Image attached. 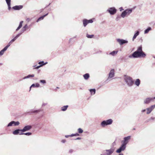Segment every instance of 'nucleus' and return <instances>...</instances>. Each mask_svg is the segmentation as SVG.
I'll return each instance as SVG.
<instances>
[{
  "label": "nucleus",
  "mask_w": 155,
  "mask_h": 155,
  "mask_svg": "<svg viewBox=\"0 0 155 155\" xmlns=\"http://www.w3.org/2000/svg\"><path fill=\"white\" fill-rule=\"evenodd\" d=\"M145 56V54L143 52H138V51H136L132 54L131 55L129 56V58H138L141 57H144Z\"/></svg>",
  "instance_id": "obj_1"
},
{
  "label": "nucleus",
  "mask_w": 155,
  "mask_h": 155,
  "mask_svg": "<svg viewBox=\"0 0 155 155\" xmlns=\"http://www.w3.org/2000/svg\"><path fill=\"white\" fill-rule=\"evenodd\" d=\"M124 80L125 82L128 86H131L133 84L134 82L132 78L131 77L125 75V76Z\"/></svg>",
  "instance_id": "obj_2"
},
{
  "label": "nucleus",
  "mask_w": 155,
  "mask_h": 155,
  "mask_svg": "<svg viewBox=\"0 0 155 155\" xmlns=\"http://www.w3.org/2000/svg\"><path fill=\"white\" fill-rule=\"evenodd\" d=\"M113 120L111 119H109L106 120H104L101 123V125L103 127H105L106 125H110L112 124Z\"/></svg>",
  "instance_id": "obj_3"
},
{
  "label": "nucleus",
  "mask_w": 155,
  "mask_h": 155,
  "mask_svg": "<svg viewBox=\"0 0 155 155\" xmlns=\"http://www.w3.org/2000/svg\"><path fill=\"white\" fill-rule=\"evenodd\" d=\"M117 11V9L115 7L110 8L107 10V11L111 15H114L116 13Z\"/></svg>",
  "instance_id": "obj_4"
},
{
  "label": "nucleus",
  "mask_w": 155,
  "mask_h": 155,
  "mask_svg": "<svg viewBox=\"0 0 155 155\" xmlns=\"http://www.w3.org/2000/svg\"><path fill=\"white\" fill-rule=\"evenodd\" d=\"M131 139V136H129L127 137H124V140L122 141V144L126 146V145L129 142Z\"/></svg>",
  "instance_id": "obj_5"
},
{
  "label": "nucleus",
  "mask_w": 155,
  "mask_h": 155,
  "mask_svg": "<svg viewBox=\"0 0 155 155\" xmlns=\"http://www.w3.org/2000/svg\"><path fill=\"white\" fill-rule=\"evenodd\" d=\"M114 152V150L111 148L109 150H103V153H105L106 155H110Z\"/></svg>",
  "instance_id": "obj_6"
},
{
  "label": "nucleus",
  "mask_w": 155,
  "mask_h": 155,
  "mask_svg": "<svg viewBox=\"0 0 155 155\" xmlns=\"http://www.w3.org/2000/svg\"><path fill=\"white\" fill-rule=\"evenodd\" d=\"M20 124V123L19 121H12L10 122L7 125V127H10L12 126H17Z\"/></svg>",
  "instance_id": "obj_7"
},
{
  "label": "nucleus",
  "mask_w": 155,
  "mask_h": 155,
  "mask_svg": "<svg viewBox=\"0 0 155 155\" xmlns=\"http://www.w3.org/2000/svg\"><path fill=\"white\" fill-rule=\"evenodd\" d=\"M117 41L120 45H122L124 44H127L128 42V41L127 40L123 39L118 38L117 39Z\"/></svg>",
  "instance_id": "obj_8"
},
{
  "label": "nucleus",
  "mask_w": 155,
  "mask_h": 155,
  "mask_svg": "<svg viewBox=\"0 0 155 155\" xmlns=\"http://www.w3.org/2000/svg\"><path fill=\"white\" fill-rule=\"evenodd\" d=\"M93 22V21L92 19L88 20L85 19L83 20V25L84 27H86L88 23H92Z\"/></svg>",
  "instance_id": "obj_9"
},
{
  "label": "nucleus",
  "mask_w": 155,
  "mask_h": 155,
  "mask_svg": "<svg viewBox=\"0 0 155 155\" xmlns=\"http://www.w3.org/2000/svg\"><path fill=\"white\" fill-rule=\"evenodd\" d=\"M126 148V146L122 144L119 148L116 150V152L117 153H120L121 151L124 150Z\"/></svg>",
  "instance_id": "obj_10"
},
{
  "label": "nucleus",
  "mask_w": 155,
  "mask_h": 155,
  "mask_svg": "<svg viewBox=\"0 0 155 155\" xmlns=\"http://www.w3.org/2000/svg\"><path fill=\"white\" fill-rule=\"evenodd\" d=\"M32 128L31 125H27L25 126L22 129H21V132L23 133L28 131L30 130Z\"/></svg>",
  "instance_id": "obj_11"
},
{
  "label": "nucleus",
  "mask_w": 155,
  "mask_h": 155,
  "mask_svg": "<svg viewBox=\"0 0 155 155\" xmlns=\"http://www.w3.org/2000/svg\"><path fill=\"white\" fill-rule=\"evenodd\" d=\"M114 72V69H112L110 71L109 74V76L108 79L112 78L114 77L115 74Z\"/></svg>",
  "instance_id": "obj_12"
},
{
  "label": "nucleus",
  "mask_w": 155,
  "mask_h": 155,
  "mask_svg": "<svg viewBox=\"0 0 155 155\" xmlns=\"http://www.w3.org/2000/svg\"><path fill=\"white\" fill-rule=\"evenodd\" d=\"M42 111V110L41 109H38V110H31L29 111L28 112V113H29L30 114H33V113H37L41 111Z\"/></svg>",
  "instance_id": "obj_13"
},
{
  "label": "nucleus",
  "mask_w": 155,
  "mask_h": 155,
  "mask_svg": "<svg viewBox=\"0 0 155 155\" xmlns=\"http://www.w3.org/2000/svg\"><path fill=\"white\" fill-rule=\"evenodd\" d=\"M23 8V6L21 5H16L13 7L12 8L15 10H19L22 9Z\"/></svg>",
  "instance_id": "obj_14"
},
{
  "label": "nucleus",
  "mask_w": 155,
  "mask_h": 155,
  "mask_svg": "<svg viewBox=\"0 0 155 155\" xmlns=\"http://www.w3.org/2000/svg\"><path fill=\"white\" fill-rule=\"evenodd\" d=\"M133 10L132 8H128L125 10V11L127 15H128L132 12Z\"/></svg>",
  "instance_id": "obj_15"
},
{
  "label": "nucleus",
  "mask_w": 155,
  "mask_h": 155,
  "mask_svg": "<svg viewBox=\"0 0 155 155\" xmlns=\"http://www.w3.org/2000/svg\"><path fill=\"white\" fill-rule=\"evenodd\" d=\"M20 131L21 132V129H17L13 131V134L15 135H18V134H20Z\"/></svg>",
  "instance_id": "obj_16"
},
{
  "label": "nucleus",
  "mask_w": 155,
  "mask_h": 155,
  "mask_svg": "<svg viewBox=\"0 0 155 155\" xmlns=\"http://www.w3.org/2000/svg\"><path fill=\"white\" fill-rule=\"evenodd\" d=\"M152 100V99L150 97H147L144 100V103L145 104H148Z\"/></svg>",
  "instance_id": "obj_17"
},
{
  "label": "nucleus",
  "mask_w": 155,
  "mask_h": 155,
  "mask_svg": "<svg viewBox=\"0 0 155 155\" xmlns=\"http://www.w3.org/2000/svg\"><path fill=\"white\" fill-rule=\"evenodd\" d=\"M40 84L38 83H36L35 84H33L31 85V86L30 87V89H31V88L32 87H40Z\"/></svg>",
  "instance_id": "obj_18"
},
{
  "label": "nucleus",
  "mask_w": 155,
  "mask_h": 155,
  "mask_svg": "<svg viewBox=\"0 0 155 155\" xmlns=\"http://www.w3.org/2000/svg\"><path fill=\"white\" fill-rule=\"evenodd\" d=\"M139 33H140V32H139V31H136L135 32V33L134 34L133 36V39H132V40L133 41H134V39H135L139 35Z\"/></svg>",
  "instance_id": "obj_19"
},
{
  "label": "nucleus",
  "mask_w": 155,
  "mask_h": 155,
  "mask_svg": "<svg viewBox=\"0 0 155 155\" xmlns=\"http://www.w3.org/2000/svg\"><path fill=\"white\" fill-rule=\"evenodd\" d=\"M118 52L117 51H114L109 53V55L114 56L117 54Z\"/></svg>",
  "instance_id": "obj_20"
},
{
  "label": "nucleus",
  "mask_w": 155,
  "mask_h": 155,
  "mask_svg": "<svg viewBox=\"0 0 155 155\" xmlns=\"http://www.w3.org/2000/svg\"><path fill=\"white\" fill-rule=\"evenodd\" d=\"M83 76L85 80H87L89 78L90 75L88 73H86L84 74Z\"/></svg>",
  "instance_id": "obj_21"
},
{
  "label": "nucleus",
  "mask_w": 155,
  "mask_h": 155,
  "mask_svg": "<svg viewBox=\"0 0 155 155\" xmlns=\"http://www.w3.org/2000/svg\"><path fill=\"white\" fill-rule=\"evenodd\" d=\"M48 14V13H47V14H45V15H44L42 16H41V17H39V18H38V19L36 21V22H38L40 20H42L43 19V18H44Z\"/></svg>",
  "instance_id": "obj_22"
},
{
  "label": "nucleus",
  "mask_w": 155,
  "mask_h": 155,
  "mask_svg": "<svg viewBox=\"0 0 155 155\" xmlns=\"http://www.w3.org/2000/svg\"><path fill=\"white\" fill-rule=\"evenodd\" d=\"M23 21H21L20 22L18 27L16 29V31H18L22 27V23H23Z\"/></svg>",
  "instance_id": "obj_23"
},
{
  "label": "nucleus",
  "mask_w": 155,
  "mask_h": 155,
  "mask_svg": "<svg viewBox=\"0 0 155 155\" xmlns=\"http://www.w3.org/2000/svg\"><path fill=\"white\" fill-rule=\"evenodd\" d=\"M140 84V80L139 79H137L136 80L135 84L137 86H139Z\"/></svg>",
  "instance_id": "obj_24"
},
{
  "label": "nucleus",
  "mask_w": 155,
  "mask_h": 155,
  "mask_svg": "<svg viewBox=\"0 0 155 155\" xmlns=\"http://www.w3.org/2000/svg\"><path fill=\"white\" fill-rule=\"evenodd\" d=\"M28 26L27 24L25 25L22 28L21 31L23 33L25 31H26V29L28 28Z\"/></svg>",
  "instance_id": "obj_25"
},
{
  "label": "nucleus",
  "mask_w": 155,
  "mask_h": 155,
  "mask_svg": "<svg viewBox=\"0 0 155 155\" xmlns=\"http://www.w3.org/2000/svg\"><path fill=\"white\" fill-rule=\"evenodd\" d=\"M23 33L21 31V32L18 34L13 39L14 41H15L18 38L22 33Z\"/></svg>",
  "instance_id": "obj_26"
},
{
  "label": "nucleus",
  "mask_w": 155,
  "mask_h": 155,
  "mask_svg": "<svg viewBox=\"0 0 155 155\" xmlns=\"http://www.w3.org/2000/svg\"><path fill=\"white\" fill-rule=\"evenodd\" d=\"M34 76H35V75H34V74H32L31 75L29 74V75H28L27 76H25V77H24L23 79H25L29 78L30 77H34Z\"/></svg>",
  "instance_id": "obj_27"
},
{
  "label": "nucleus",
  "mask_w": 155,
  "mask_h": 155,
  "mask_svg": "<svg viewBox=\"0 0 155 155\" xmlns=\"http://www.w3.org/2000/svg\"><path fill=\"white\" fill-rule=\"evenodd\" d=\"M89 91L91 93V95L94 94L95 93L96 90L94 88L90 89L89 90Z\"/></svg>",
  "instance_id": "obj_28"
},
{
  "label": "nucleus",
  "mask_w": 155,
  "mask_h": 155,
  "mask_svg": "<svg viewBox=\"0 0 155 155\" xmlns=\"http://www.w3.org/2000/svg\"><path fill=\"white\" fill-rule=\"evenodd\" d=\"M68 106V105L64 106L61 108V110L62 111H65L67 109Z\"/></svg>",
  "instance_id": "obj_29"
},
{
  "label": "nucleus",
  "mask_w": 155,
  "mask_h": 155,
  "mask_svg": "<svg viewBox=\"0 0 155 155\" xmlns=\"http://www.w3.org/2000/svg\"><path fill=\"white\" fill-rule=\"evenodd\" d=\"M152 29L150 27H148L147 29H146L144 32V34L147 33L150 31Z\"/></svg>",
  "instance_id": "obj_30"
},
{
  "label": "nucleus",
  "mask_w": 155,
  "mask_h": 155,
  "mask_svg": "<svg viewBox=\"0 0 155 155\" xmlns=\"http://www.w3.org/2000/svg\"><path fill=\"white\" fill-rule=\"evenodd\" d=\"M14 40L12 39L8 44L6 46L7 48L9 47L12 44L14 41Z\"/></svg>",
  "instance_id": "obj_31"
},
{
  "label": "nucleus",
  "mask_w": 155,
  "mask_h": 155,
  "mask_svg": "<svg viewBox=\"0 0 155 155\" xmlns=\"http://www.w3.org/2000/svg\"><path fill=\"white\" fill-rule=\"evenodd\" d=\"M126 15H127L126 14V12L124 10L122 13L120 15L122 18H124Z\"/></svg>",
  "instance_id": "obj_32"
},
{
  "label": "nucleus",
  "mask_w": 155,
  "mask_h": 155,
  "mask_svg": "<svg viewBox=\"0 0 155 155\" xmlns=\"http://www.w3.org/2000/svg\"><path fill=\"white\" fill-rule=\"evenodd\" d=\"M138 51V52H143L142 50V45H140L139 46L136 51Z\"/></svg>",
  "instance_id": "obj_33"
},
{
  "label": "nucleus",
  "mask_w": 155,
  "mask_h": 155,
  "mask_svg": "<svg viewBox=\"0 0 155 155\" xmlns=\"http://www.w3.org/2000/svg\"><path fill=\"white\" fill-rule=\"evenodd\" d=\"M47 63H48L47 62H46L44 64H41L40 65L38 66H37V67H35V69H38L39 68H40L41 67V66H43V65H45L46 64H47Z\"/></svg>",
  "instance_id": "obj_34"
},
{
  "label": "nucleus",
  "mask_w": 155,
  "mask_h": 155,
  "mask_svg": "<svg viewBox=\"0 0 155 155\" xmlns=\"http://www.w3.org/2000/svg\"><path fill=\"white\" fill-rule=\"evenodd\" d=\"M26 135L27 136H29L31 134V133L30 132H28L26 133H21V134H20V135Z\"/></svg>",
  "instance_id": "obj_35"
},
{
  "label": "nucleus",
  "mask_w": 155,
  "mask_h": 155,
  "mask_svg": "<svg viewBox=\"0 0 155 155\" xmlns=\"http://www.w3.org/2000/svg\"><path fill=\"white\" fill-rule=\"evenodd\" d=\"M147 114H149L150 113V112L152 110V109H151L150 107L148 108H147Z\"/></svg>",
  "instance_id": "obj_36"
},
{
  "label": "nucleus",
  "mask_w": 155,
  "mask_h": 155,
  "mask_svg": "<svg viewBox=\"0 0 155 155\" xmlns=\"http://www.w3.org/2000/svg\"><path fill=\"white\" fill-rule=\"evenodd\" d=\"M94 36V35H89L88 34H87L86 35V37L88 38H92Z\"/></svg>",
  "instance_id": "obj_37"
},
{
  "label": "nucleus",
  "mask_w": 155,
  "mask_h": 155,
  "mask_svg": "<svg viewBox=\"0 0 155 155\" xmlns=\"http://www.w3.org/2000/svg\"><path fill=\"white\" fill-rule=\"evenodd\" d=\"M78 132L79 133V134H81V133H82L83 132V130H82V129L81 128H79L78 129Z\"/></svg>",
  "instance_id": "obj_38"
},
{
  "label": "nucleus",
  "mask_w": 155,
  "mask_h": 155,
  "mask_svg": "<svg viewBox=\"0 0 155 155\" xmlns=\"http://www.w3.org/2000/svg\"><path fill=\"white\" fill-rule=\"evenodd\" d=\"M40 82L41 83H42L43 84H45L46 83V81L44 80H40Z\"/></svg>",
  "instance_id": "obj_39"
},
{
  "label": "nucleus",
  "mask_w": 155,
  "mask_h": 155,
  "mask_svg": "<svg viewBox=\"0 0 155 155\" xmlns=\"http://www.w3.org/2000/svg\"><path fill=\"white\" fill-rule=\"evenodd\" d=\"M79 135V134L78 133H76L75 134H72L71 135H70V137H72L74 136H78Z\"/></svg>",
  "instance_id": "obj_40"
},
{
  "label": "nucleus",
  "mask_w": 155,
  "mask_h": 155,
  "mask_svg": "<svg viewBox=\"0 0 155 155\" xmlns=\"http://www.w3.org/2000/svg\"><path fill=\"white\" fill-rule=\"evenodd\" d=\"M7 5L11 4V0H5Z\"/></svg>",
  "instance_id": "obj_41"
},
{
  "label": "nucleus",
  "mask_w": 155,
  "mask_h": 155,
  "mask_svg": "<svg viewBox=\"0 0 155 155\" xmlns=\"http://www.w3.org/2000/svg\"><path fill=\"white\" fill-rule=\"evenodd\" d=\"M152 110H153L155 107V104L154 105H153L151 106L150 107Z\"/></svg>",
  "instance_id": "obj_42"
},
{
  "label": "nucleus",
  "mask_w": 155,
  "mask_h": 155,
  "mask_svg": "<svg viewBox=\"0 0 155 155\" xmlns=\"http://www.w3.org/2000/svg\"><path fill=\"white\" fill-rule=\"evenodd\" d=\"M7 48L6 46L3 48V49L2 50L4 52H5L7 49Z\"/></svg>",
  "instance_id": "obj_43"
},
{
  "label": "nucleus",
  "mask_w": 155,
  "mask_h": 155,
  "mask_svg": "<svg viewBox=\"0 0 155 155\" xmlns=\"http://www.w3.org/2000/svg\"><path fill=\"white\" fill-rule=\"evenodd\" d=\"M4 52L2 50H1L0 51V56L2 55L4 53Z\"/></svg>",
  "instance_id": "obj_44"
},
{
  "label": "nucleus",
  "mask_w": 155,
  "mask_h": 155,
  "mask_svg": "<svg viewBox=\"0 0 155 155\" xmlns=\"http://www.w3.org/2000/svg\"><path fill=\"white\" fill-rule=\"evenodd\" d=\"M8 7V9L9 10H10L11 9V4L7 5Z\"/></svg>",
  "instance_id": "obj_45"
},
{
  "label": "nucleus",
  "mask_w": 155,
  "mask_h": 155,
  "mask_svg": "<svg viewBox=\"0 0 155 155\" xmlns=\"http://www.w3.org/2000/svg\"><path fill=\"white\" fill-rule=\"evenodd\" d=\"M45 63H44V62L43 61H40V62H39L38 64L41 65V64H44Z\"/></svg>",
  "instance_id": "obj_46"
},
{
  "label": "nucleus",
  "mask_w": 155,
  "mask_h": 155,
  "mask_svg": "<svg viewBox=\"0 0 155 155\" xmlns=\"http://www.w3.org/2000/svg\"><path fill=\"white\" fill-rule=\"evenodd\" d=\"M47 104V103H43L42 104V107H43L44 106H45Z\"/></svg>",
  "instance_id": "obj_47"
},
{
  "label": "nucleus",
  "mask_w": 155,
  "mask_h": 155,
  "mask_svg": "<svg viewBox=\"0 0 155 155\" xmlns=\"http://www.w3.org/2000/svg\"><path fill=\"white\" fill-rule=\"evenodd\" d=\"M66 141L65 140H63L61 141V142L63 143H64L66 142Z\"/></svg>",
  "instance_id": "obj_48"
},
{
  "label": "nucleus",
  "mask_w": 155,
  "mask_h": 155,
  "mask_svg": "<svg viewBox=\"0 0 155 155\" xmlns=\"http://www.w3.org/2000/svg\"><path fill=\"white\" fill-rule=\"evenodd\" d=\"M120 11H121L122 10H123L124 9L122 7H121L119 8Z\"/></svg>",
  "instance_id": "obj_49"
},
{
  "label": "nucleus",
  "mask_w": 155,
  "mask_h": 155,
  "mask_svg": "<svg viewBox=\"0 0 155 155\" xmlns=\"http://www.w3.org/2000/svg\"><path fill=\"white\" fill-rule=\"evenodd\" d=\"M119 18H120V17L119 16H117L116 18V20L117 21H118L119 20Z\"/></svg>",
  "instance_id": "obj_50"
},
{
  "label": "nucleus",
  "mask_w": 155,
  "mask_h": 155,
  "mask_svg": "<svg viewBox=\"0 0 155 155\" xmlns=\"http://www.w3.org/2000/svg\"><path fill=\"white\" fill-rule=\"evenodd\" d=\"M81 139V137H78L75 140H80Z\"/></svg>",
  "instance_id": "obj_51"
},
{
  "label": "nucleus",
  "mask_w": 155,
  "mask_h": 155,
  "mask_svg": "<svg viewBox=\"0 0 155 155\" xmlns=\"http://www.w3.org/2000/svg\"><path fill=\"white\" fill-rule=\"evenodd\" d=\"M26 20L28 21H29L30 20V19L29 18H28Z\"/></svg>",
  "instance_id": "obj_52"
},
{
  "label": "nucleus",
  "mask_w": 155,
  "mask_h": 155,
  "mask_svg": "<svg viewBox=\"0 0 155 155\" xmlns=\"http://www.w3.org/2000/svg\"><path fill=\"white\" fill-rule=\"evenodd\" d=\"M69 137H70V135H66L65 136V137L66 138H68Z\"/></svg>",
  "instance_id": "obj_53"
},
{
  "label": "nucleus",
  "mask_w": 155,
  "mask_h": 155,
  "mask_svg": "<svg viewBox=\"0 0 155 155\" xmlns=\"http://www.w3.org/2000/svg\"><path fill=\"white\" fill-rule=\"evenodd\" d=\"M73 152V150H70L69 151V152L70 153H72Z\"/></svg>",
  "instance_id": "obj_54"
},
{
  "label": "nucleus",
  "mask_w": 155,
  "mask_h": 155,
  "mask_svg": "<svg viewBox=\"0 0 155 155\" xmlns=\"http://www.w3.org/2000/svg\"><path fill=\"white\" fill-rule=\"evenodd\" d=\"M146 110L145 109H144V110H142V112H143L145 111Z\"/></svg>",
  "instance_id": "obj_55"
},
{
  "label": "nucleus",
  "mask_w": 155,
  "mask_h": 155,
  "mask_svg": "<svg viewBox=\"0 0 155 155\" xmlns=\"http://www.w3.org/2000/svg\"><path fill=\"white\" fill-rule=\"evenodd\" d=\"M119 155H123V153H120V154Z\"/></svg>",
  "instance_id": "obj_56"
},
{
  "label": "nucleus",
  "mask_w": 155,
  "mask_h": 155,
  "mask_svg": "<svg viewBox=\"0 0 155 155\" xmlns=\"http://www.w3.org/2000/svg\"><path fill=\"white\" fill-rule=\"evenodd\" d=\"M2 64H3L2 63H0V65H2Z\"/></svg>",
  "instance_id": "obj_57"
},
{
  "label": "nucleus",
  "mask_w": 155,
  "mask_h": 155,
  "mask_svg": "<svg viewBox=\"0 0 155 155\" xmlns=\"http://www.w3.org/2000/svg\"><path fill=\"white\" fill-rule=\"evenodd\" d=\"M101 155H104V154H101Z\"/></svg>",
  "instance_id": "obj_58"
},
{
  "label": "nucleus",
  "mask_w": 155,
  "mask_h": 155,
  "mask_svg": "<svg viewBox=\"0 0 155 155\" xmlns=\"http://www.w3.org/2000/svg\"><path fill=\"white\" fill-rule=\"evenodd\" d=\"M59 88L58 87H57V88Z\"/></svg>",
  "instance_id": "obj_59"
},
{
  "label": "nucleus",
  "mask_w": 155,
  "mask_h": 155,
  "mask_svg": "<svg viewBox=\"0 0 155 155\" xmlns=\"http://www.w3.org/2000/svg\"><path fill=\"white\" fill-rule=\"evenodd\" d=\"M154 99H155V97H154Z\"/></svg>",
  "instance_id": "obj_60"
}]
</instances>
